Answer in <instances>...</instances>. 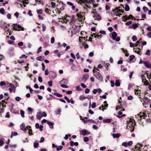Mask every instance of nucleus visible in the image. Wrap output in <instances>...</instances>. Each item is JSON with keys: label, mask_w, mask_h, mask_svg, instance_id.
I'll list each match as a JSON object with an SVG mask.
<instances>
[{"label": "nucleus", "mask_w": 151, "mask_h": 151, "mask_svg": "<svg viewBox=\"0 0 151 151\" xmlns=\"http://www.w3.org/2000/svg\"><path fill=\"white\" fill-rule=\"evenodd\" d=\"M76 1L81 5H83L84 4V6L89 7L87 5V4H88L90 2L89 0H76Z\"/></svg>", "instance_id": "nucleus-1"}, {"label": "nucleus", "mask_w": 151, "mask_h": 151, "mask_svg": "<svg viewBox=\"0 0 151 151\" xmlns=\"http://www.w3.org/2000/svg\"><path fill=\"white\" fill-rule=\"evenodd\" d=\"M93 73H94V76L96 78L99 80H102L103 79L102 77L99 72L97 71H95L94 69L93 70Z\"/></svg>", "instance_id": "nucleus-2"}, {"label": "nucleus", "mask_w": 151, "mask_h": 151, "mask_svg": "<svg viewBox=\"0 0 151 151\" xmlns=\"http://www.w3.org/2000/svg\"><path fill=\"white\" fill-rule=\"evenodd\" d=\"M150 114L147 113V114H145V113H141L140 112L139 114H138L137 115L139 117L140 119H138L139 120H140V121H141V120H142V118H143V119H144L145 118V117H146L147 116L148 117L150 116V115H151Z\"/></svg>", "instance_id": "nucleus-3"}, {"label": "nucleus", "mask_w": 151, "mask_h": 151, "mask_svg": "<svg viewBox=\"0 0 151 151\" xmlns=\"http://www.w3.org/2000/svg\"><path fill=\"white\" fill-rule=\"evenodd\" d=\"M112 11L116 16H118L119 13H123L124 12L123 10L120 9H118L116 7L114 9H113Z\"/></svg>", "instance_id": "nucleus-4"}, {"label": "nucleus", "mask_w": 151, "mask_h": 151, "mask_svg": "<svg viewBox=\"0 0 151 151\" xmlns=\"http://www.w3.org/2000/svg\"><path fill=\"white\" fill-rule=\"evenodd\" d=\"M92 13H93L97 20L99 21L101 19V17L99 14L96 11L92 12Z\"/></svg>", "instance_id": "nucleus-5"}, {"label": "nucleus", "mask_w": 151, "mask_h": 151, "mask_svg": "<svg viewBox=\"0 0 151 151\" xmlns=\"http://www.w3.org/2000/svg\"><path fill=\"white\" fill-rule=\"evenodd\" d=\"M56 76V74L54 71H51L50 72V76L51 79H53L55 78Z\"/></svg>", "instance_id": "nucleus-6"}, {"label": "nucleus", "mask_w": 151, "mask_h": 151, "mask_svg": "<svg viewBox=\"0 0 151 151\" xmlns=\"http://www.w3.org/2000/svg\"><path fill=\"white\" fill-rule=\"evenodd\" d=\"M42 112L40 111L37 112L36 115V118L37 119L40 120L41 118L42 117Z\"/></svg>", "instance_id": "nucleus-7"}, {"label": "nucleus", "mask_w": 151, "mask_h": 151, "mask_svg": "<svg viewBox=\"0 0 151 151\" xmlns=\"http://www.w3.org/2000/svg\"><path fill=\"white\" fill-rule=\"evenodd\" d=\"M53 92L52 93V94L58 97H61L62 96V95L59 93L57 92V91L55 90H53Z\"/></svg>", "instance_id": "nucleus-8"}, {"label": "nucleus", "mask_w": 151, "mask_h": 151, "mask_svg": "<svg viewBox=\"0 0 151 151\" xmlns=\"http://www.w3.org/2000/svg\"><path fill=\"white\" fill-rule=\"evenodd\" d=\"M90 132H89L86 129L82 130L81 132V134L83 136H85L86 134H90Z\"/></svg>", "instance_id": "nucleus-9"}, {"label": "nucleus", "mask_w": 151, "mask_h": 151, "mask_svg": "<svg viewBox=\"0 0 151 151\" xmlns=\"http://www.w3.org/2000/svg\"><path fill=\"white\" fill-rule=\"evenodd\" d=\"M89 76L88 74H85L83 75V80L84 82H85L89 78Z\"/></svg>", "instance_id": "nucleus-10"}, {"label": "nucleus", "mask_w": 151, "mask_h": 151, "mask_svg": "<svg viewBox=\"0 0 151 151\" xmlns=\"http://www.w3.org/2000/svg\"><path fill=\"white\" fill-rule=\"evenodd\" d=\"M138 27V25L137 24L135 23L132 24L131 26H129V27L130 29L133 28V29H135Z\"/></svg>", "instance_id": "nucleus-11"}, {"label": "nucleus", "mask_w": 151, "mask_h": 151, "mask_svg": "<svg viewBox=\"0 0 151 151\" xmlns=\"http://www.w3.org/2000/svg\"><path fill=\"white\" fill-rule=\"evenodd\" d=\"M20 128L21 130L25 132H26V127L24 123H22L20 125Z\"/></svg>", "instance_id": "nucleus-12"}, {"label": "nucleus", "mask_w": 151, "mask_h": 151, "mask_svg": "<svg viewBox=\"0 0 151 151\" xmlns=\"http://www.w3.org/2000/svg\"><path fill=\"white\" fill-rule=\"evenodd\" d=\"M122 112L121 111H119L118 112V115L116 116L117 117L120 118L125 116V114H124L122 115Z\"/></svg>", "instance_id": "nucleus-13"}, {"label": "nucleus", "mask_w": 151, "mask_h": 151, "mask_svg": "<svg viewBox=\"0 0 151 151\" xmlns=\"http://www.w3.org/2000/svg\"><path fill=\"white\" fill-rule=\"evenodd\" d=\"M12 26H13V28L15 30H17L16 28H18L20 29L21 28V26H20L19 25L15 24H13L12 25Z\"/></svg>", "instance_id": "nucleus-14"}, {"label": "nucleus", "mask_w": 151, "mask_h": 151, "mask_svg": "<svg viewBox=\"0 0 151 151\" xmlns=\"http://www.w3.org/2000/svg\"><path fill=\"white\" fill-rule=\"evenodd\" d=\"M60 84L63 83L64 84H67L68 83V81L67 80L63 78V80L59 82Z\"/></svg>", "instance_id": "nucleus-15"}, {"label": "nucleus", "mask_w": 151, "mask_h": 151, "mask_svg": "<svg viewBox=\"0 0 151 151\" xmlns=\"http://www.w3.org/2000/svg\"><path fill=\"white\" fill-rule=\"evenodd\" d=\"M117 34L115 32H114L112 34V39L113 40H114L115 39V38L117 37Z\"/></svg>", "instance_id": "nucleus-16"}, {"label": "nucleus", "mask_w": 151, "mask_h": 151, "mask_svg": "<svg viewBox=\"0 0 151 151\" xmlns=\"http://www.w3.org/2000/svg\"><path fill=\"white\" fill-rule=\"evenodd\" d=\"M44 59V57L43 56H40L37 57L36 60L40 61L43 60Z\"/></svg>", "instance_id": "nucleus-17"}, {"label": "nucleus", "mask_w": 151, "mask_h": 151, "mask_svg": "<svg viewBox=\"0 0 151 151\" xmlns=\"http://www.w3.org/2000/svg\"><path fill=\"white\" fill-rule=\"evenodd\" d=\"M121 135V134L119 133H117L116 134H112V135L113 138H119L120 136Z\"/></svg>", "instance_id": "nucleus-18"}, {"label": "nucleus", "mask_w": 151, "mask_h": 151, "mask_svg": "<svg viewBox=\"0 0 151 151\" xmlns=\"http://www.w3.org/2000/svg\"><path fill=\"white\" fill-rule=\"evenodd\" d=\"M112 119H104L103 120V122L104 123H108L111 122Z\"/></svg>", "instance_id": "nucleus-19"}, {"label": "nucleus", "mask_w": 151, "mask_h": 151, "mask_svg": "<svg viewBox=\"0 0 151 151\" xmlns=\"http://www.w3.org/2000/svg\"><path fill=\"white\" fill-rule=\"evenodd\" d=\"M144 64L145 66L148 68H149L150 66V64L149 63L148 61H145V62H144Z\"/></svg>", "instance_id": "nucleus-20"}, {"label": "nucleus", "mask_w": 151, "mask_h": 151, "mask_svg": "<svg viewBox=\"0 0 151 151\" xmlns=\"http://www.w3.org/2000/svg\"><path fill=\"white\" fill-rule=\"evenodd\" d=\"M47 124L50 127V128H53V123L52 122H51L48 121L47 122Z\"/></svg>", "instance_id": "nucleus-21"}, {"label": "nucleus", "mask_w": 151, "mask_h": 151, "mask_svg": "<svg viewBox=\"0 0 151 151\" xmlns=\"http://www.w3.org/2000/svg\"><path fill=\"white\" fill-rule=\"evenodd\" d=\"M115 86H120V81L119 80H116L115 83Z\"/></svg>", "instance_id": "nucleus-22"}, {"label": "nucleus", "mask_w": 151, "mask_h": 151, "mask_svg": "<svg viewBox=\"0 0 151 151\" xmlns=\"http://www.w3.org/2000/svg\"><path fill=\"white\" fill-rule=\"evenodd\" d=\"M123 21H124V22H126L127 21V20L128 19V17L127 15H125L124 17H122Z\"/></svg>", "instance_id": "nucleus-23"}, {"label": "nucleus", "mask_w": 151, "mask_h": 151, "mask_svg": "<svg viewBox=\"0 0 151 151\" xmlns=\"http://www.w3.org/2000/svg\"><path fill=\"white\" fill-rule=\"evenodd\" d=\"M125 10L126 11H128L129 10V6L127 4H125Z\"/></svg>", "instance_id": "nucleus-24"}, {"label": "nucleus", "mask_w": 151, "mask_h": 151, "mask_svg": "<svg viewBox=\"0 0 151 151\" xmlns=\"http://www.w3.org/2000/svg\"><path fill=\"white\" fill-rule=\"evenodd\" d=\"M20 114L21 115V116L22 117L24 118V111L22 110H21L20 111Z\"/></svg>", "instance_id": "nucleus-25"}, {"label": "nucleus", "mask_w": 151, "mask_h": 151, "mask_svg": "<svg viewBox=\"0 0 151 151\" xmlns=\"http://www.w3.org/2000/svg\"><path fill=\"white\" fill-rule=\"evenodd\" d=\"M39 146V144L38 142H35L34 144V148H37Z\"/></svg>", "instance_id": "nucleus-26"}, {"label": "nucleus", "mask_w": 151, "mask_h": 151, "mask_svg": "<svg viewBox=\"0 0 151 151\" xmlns=\"http://www.w3.org/2000/svg\"><path fill=\"white\" fill-rule=\"evenodd\" d=\"M63 148V146L61 145H60L58 147H57L56 150L57 151H59L62 149Z\"/></svg>", "instance_id": "nucleus-27"}, {"label": "nucleus", "mask_w": 151, "mask_h": 151, "mask_svg": "<svg viewBox=\"0 0 151 151\" xmlns=\"http://www.w3.org/2000/svg\"><path fill=\"white\" fill-rule=\"evenodd\" d=\"M43 10L42 9L37 10V13L38 14H42V13Z\"/></svg>", "instance_id": "nucleus-28"}, {"label": "nucleus", "mask_w": 151, "mask_h": 151, "mask_svg": "<svg viewBox=\"0 0 151 151\" xmlns=\"http://www.w3.org/2000/svg\"><path fill=\"white\" fill-rule=\"evenodd\" d=\"M61 111V109L60 108H58L57 110L55 111V113L57 114H59Z\"/></svg>", "instance_id": "nucleus-29"}, {"label": "nucleus", "mask_w": 151, "mask_h": 151, "mask_svg": "<svg viewBox=\"0 0 151 151\" xmlns=\"http://www.w3.org/2000/svg\"><path fill=\"white\" fill-rule=\"evenodd\" d=\"M129 58V60L131 61L132 60L135 58V56L133 55H132L130 56Z\"/></svg>", "instance_id": "nucleus-30"}, {"label": "nucleus", "mask_w": 151, "mask_h": 151, "mask_svg": "<svg viewBox=\"0 0 151 151\" xmlns=\"http://www.w3.org/2000/svg\"><path fill=\"white\" fill-rule=\"evenodd\" d=\"M102 64L104 65V66L105 67H106V69L107 70H108V65H107V63H106L105 62H103L102 63Z\"/></svg>", "instance_id": "nucleus-31"}, {"label": "nucleus", "mask_w": 151, "mask_h": 151, "mask_svg": "<svg viewBox=\"0 0 151 151\" xmlns=\"http://www.w3.org/2000/svg\"><path fill=\"white\" fill-rule=\"evenodd\" d=\"M88 122H89L93 123L95 124H96V122L95 121L93 120V119H88Z\"/></svg>", "instance_id": "nucleus-32"}, {"label": "nucleus", "mask_w": 151, "mask_h": 151, "mask_svg": "<svg viewBox=\"0 0 151 151\" xmlns=\"http://www.w3.org/2000/svg\"><path fill=\"white\" fill-rule=\"evenodd\" d=\"M132 39L133 41H135L137 40V37L136 36H133L132 37Z\"/></svg>", "instance_id": "nucleus-33"}, {"label": "nucleus", "mask_w": 151, "mask_h": 151, "mask_svg": "<svg viewBox=\"0 0 151 151\" xmlns=\"http://www.w3.org/2000/svg\"><path fill=\"white\" fill-rule=\"evenodd\" d=\"M132 21H130L129 22H128L125 23V24L127 26H129L130 25L132 24Z\"/></svg>", "instance_id": "nucleus-34"}, {"label": "nucleus", "mask_w": 151, "mask_h": 151, "mask_svg": "<svg viewBox=\"0 0 151 151\" xmlns=\"http://www.w3.org/2000/svg\"><path fill=\"white\" fill-rule=\"evenodd\" d=\"M150 51L149 50H147L145 52V54L147 55H150Z\"/></svg>", "instance_id": "nucleus-35"}, {"label": "nucleus", "mask_w": 151, "mask_h": 151, "mask_svg": "<svg viewBox=\"0 0 151 151\" xmlns=\"http://www.w3.org/2000/svg\"><path fill=\"white\" fill-rule=\"evenodd\" d=\"M4 10L3 8H1L0 9V13L1 14H4Z\"/></svg>", "instance_id": "nucleus-36"}, {"label": "nucleus", "mask_w": 151, "mask_h": 151, "mask_svg": "<svg viewBox=\"0 0 151 151\" xmlns=\"http://www.w3.org/2000/svg\"><path fill=\"white\" fill-rule=\"evenodd\" d=\"M71 69L73 70H76V67L74 64H73L71 67Z\"/></svg>", "instance_id": "nucleus-37"}, {"label": "nucleus", "mask_w": 151, "mask_h": 151, "mask_svg": "<svg viewBox=\"0 0 151 151\" xmlns=\"http://www.w3.org/2000/svg\"><path fill=\"white\" fill-rule=\"evenodd\" d=\"M4 144V140L2 139H0V146H2Z\"/></svg>", "instance_id": "nucleus-38"}, {"label": "nucleus", "mask_w": 151, "mask_h": 151, "mask_svg": "<svg viewBox=\"0 0 151 151\" xmlns=\"http://www.w3.org/2000/svg\"><path fill=\"white\" fill-rule=\"evenodd\" d=\"M83 141L85 142H88L89 141L88 138L87 137H84L83 138Z\"/></svg>", "instance_id": "nucleus-39"}, {"label": "nucleus", "mask_w": 151, "mask_h": 151, "mask_svg": "<svg viewBox=\"0 0 151 151\" xmlns=\"http://www.w3.org/2000/svg\"><path fill=\"white\" fill-rule=\"evenodd\" d=\"M48 84L49 86L51 87L52 85V81H50L48 82Z\"/></svg>", "instance_id": "nucleus-40"}, {"label": "nucleus", "mask_w": 151, "mask_h": 151, "mask_svg": "<svg viewBox=\"0 0 151 151\" xmlns=\"http://www.w3.org/2000/svg\"><path fill=\"white\" fill-rule=\"evenodd\" d=\"M66 84H61L60 85V86L61 87L63 88H68V86L66 85Z\"/></svg>", "instance_id": "nucleus-41"}, {"label": "nucleus", "mask_w": 151, "mask_h": 151, "mask_svg": "<svg viewBox=\"0 0 151 151\" xmlns=\"http://www.w3.org/2000/svg\"><path fill=\"white\" fill-rule=\"evenodd\" d=\"M10 117V115L9 114V112H7L6 114V115L5 116V117L6 118H9Z\"/></svg>", "instance_id": "nucleus-42"}, {"label": "nucleus", "mask_w": 151, "mask_h": 151, "mask_svg": "<svg viewBox=\"0 0 151 151\" xmlns=\"http://www.w3.org/2000/svg\"><path fill=\"white\" fill-rule=\"evenodd\" d=\"M64 99L67 101L68 103H70V100L66 96H65L64 97Z\"/></svg>", "instance_id": "nucleus-43"}, {"label": "nucleus", "mask_w": 151, "mask_h": 151, "mask_svg": "<svg viewBox=\"0 0 151 151\" xmlns=\"http://www.w3.org/2000/svg\"><path fill=\"white\" fill-rule=\"evenodd\" d=\"M28 132L29 133V135H33L32 133V130L31 129H29Z\"/></svg>", "instance_id": "nucleus-44"}, {"label": "nucleus", "mask_w": 151, "mask_h": 151, "mask_svg": "<svg viewBox=\"0 0 151 151\" xmlns=\"http://www.w3.org/2000/svg\"><path fill=\"white\" fill-rule=\"evenodd\" d=\"M142 79V82H143V81L145 80H146V78L145 76L144 75H142L141 76Z\"/></svg>", "instance_id": "nucleus-45"}, {"label": "nucleus", "mask_w": 151, "mask_h": 151, "mask_svg": "<svg viewBox=\"0 0 151 151\" xmlns=\"http://www.w3.org/2000/svg\"><path fill=\"white\" fill-rule=\"evenodd\" d=\"M6 84V83L4 81H2L0 82V85L3 86Z\"/></svg>", "instance_id": "nucleus-46"}, {"label": "nucleus", "mask_w": 151, "mask_h": 151, "mask_svg": "<svg viewBox=\"0 0 151 151\" xmlns=\"http://www.w3.org/2000/svg\"><path fill=\"white\" fill-rule=\"evenodd\" d=\"M143 9L144 11L146 12L149 10L147 7L145 6H144L143 7Z\"/></svg>", "instance_id": "nucleus-47"}, {"label": "nucleus", "mask_w": 151, "mask_h": 151, "mask_svg": "<svg viewBox=\"0 0 151 151\" xmlns=\"http://www.w3.org/2000/svg\"><path fill=\"white\" fill-rule=\"evenodd\" d=\"M143 82L144 83V85L147 86L149 84L148 81L147 80H145L144 82L143 81Z\"/></svg>", "instance_id": "nucleus-48"}, {"label": "nucleus", "mask_w": 151, "mask_h": 151, "mask_svg": "<svg viewBox=\"0 0 151 151\" xmlns=\"http://www.w3.org/2000/svg\"><path fill=\"white\" fill-rule=\"evenodd\" d=\"M96 103L95 102H93L91 107L93 108H94L96 107Z\"/></svg>", "instance_id": "nucleus-49"}, {"label": "nucleus", "mask_w": 151, "mask_h": 151, "mask_svg": "<svg viewBox=\"0 0 151 151\" xmlns=\"http://www.w3.org/2000/svg\"><path fill=\"white\" fill-rule=\"evenodd\" d=\"M51 4L52 5V8H54L55 7L56 5L55 3L53 2H51Z\"/></svg>", "instance_id": "nucleus-50"}, {"label": "nucleus", "mask_w": 151, "mask_h": 151, "mask_svg": "<svg viewBox=\"0 0 151 151\" xmlns=\"http://www.w3.org/2000/svg\"><path fill=\"white\" fill-rule=\"evenodd\" d=\"M42 31L44 32L45 30L46 27L44 24H42Z\"/></svg>", "instance_id": "nucleus-51"}, {"label": "nucleus", "mask_w": 151, "mask_h": 151, "mask_svg": "<svg viewBox=\"0 0 151 151\" xmlns=\"http://www.w3.org/2000/svg\"><path fill=\"white\" fill-rule=\"evenodd\" d=\"M134 92H135V94L136 95H138V93H139V91L140 92V90H136V89H135L134 90Z\"/></svg>", "instance_id": "nucleus-52"}, {"label": "nucleus", "mask_w": 151, "mask_h": 151, "mask_svg": "<svg viewBox=\"0 0 151 151\" xmlns=\"http://www.w3.org/2000/svg\"><path fill=\"white\" fill-rule=\"evenodd\" d=\"M38 80L39 81L40 83H41L42 81V78L40 76L38 77Z\"/></svg>", "instance_id": "nucleus-53"}, {"label": "nucleus", "mask_w": 151, "mask_h": 151, "mask_svg": "<svg viewBox=\"0 0 151 151\" xmlns=\"http://www.w3.org/2000/svg\"><path fill=\"white\" fill-rule=\"evenodd\" d=\"M102 35H97L94 36V37H95V38L97 37V38L99 39V38H101L102 37Z\"/></svg>", "instance_id": "nucleus-54"}, {"label": "nucleus", "mask_w": 151, "mask_h": 151, "mask_svg": "<svg viewBox=\"0 0 151 151\" xmlns=\"http://www.w3.org/2000/svg\"><path fill=\"white\" fill-rule=\"evenodd\" d=\"M45 140V139L43 137H41L40 140L39 142L40 143H42L44 142Z\"/></svg>", "instance_id": "nucleus-55"}, {"label": "nucleus", "mask_w": 151, "mask_h": 151, "mask_svg": "<svg viewBox=\"0 0 151 151\" xmlns=\"http://www.w3.org/2000/svg\"><path fill=\"white\" fill-rule=\"evenodd\" d=\"M86 99V97L82 96H81L79 97V99L81 100H83Z\"/></svg>", "instance_id": "nucleus-56"}, {"label": "nucleus", "mask_w": 151, "mask_h": 151, "mask_svg": "<svg viewBox=\"0 0 151 151\" xmlns=\"http://www.w3.org/2000/svg\"><path fill=\"white\" fill-rule=\"evenodd\" d=\"M55 38L54 37H52L51 39V42L52 44H53L54 42Z\"/></svg>", "instance_id": "nucleus-57"}, {"label": "nucleus", "mask_w": 151, "mask_h": 151, "mask_svg": "<svg viewBox=\"0 0 151 151\" xmlns=\"http://www.w3.org/2000/svg\"><path fill=\"white\" fill-rule=\"evenodd\" d=\"M42 70L43 71H44L45 70V65L43 63H42Z\"/></svg>", "instance_id": "nucleus-58"}, {"label": "nucleus", "mask_w": 151, "mask_h": 151, "mask_svg": "<svg viewBox=\"0 0 151 151\" xmlns=\"http://www.w3.org/2000/svg\"><path fill=\"white\" fill-rule=\"evenodd\" d=\"M132 143L133 142L132 141H131L128 142L127 145L129 146H131L132 145Z\"/></svg>", "instance_id": "nucleus-59"}, {"label": "nucleus", "mask_w": 151, "mask_h": 151, "mask_svg": "<svg viewBox=\"0 0 151 151\" xmlns=\"http://www.w3.org/2000/svg\"><path fill=\"white\" fill-rule=\"evenodd\" d=\"M120 37L119 36H118L116 38H115V39L114 40H115V41L116 42H119L120 41Z\"/></svg>", "instance_id": "nucleus-60"}, {"label": "nucleus", "mask_w": 151, "mask_h": 151, "mask_svg": "<svg viewBox=\"0 0 151 151\" xmlns=\"http://www.w3.org/2000/svg\"><path fill=\"white\" fill-rule=\"evenodd\" d=\"M16 101H19L21 100V98L18 96L16 97L15 99Z\"/></svg>", "instance_id": "nucleus-61"}, {"label": "nucleus", "mask_w": 151, "mask_h": 151, "mask_svg": "<svg viewBox=\"0 0 151 151\" xmlns=\"http://www.w3.org/2000/svg\"><path fill=\"white\" fill-rule=\"evenodd\" d=\"M99 32L103 35H105L106 34V32L104 30L100 31H99Z\"/></svg>", "instance_id": "nucleus-62"}, {"label": "nucleus", "mask_w": 151, "mask_h": 151, "mask_svg": "<svg viewBox=\"0 0 151 151\" xmlns=\"http://www.w3.org/2000/svg\"><path fill=\"white\" fill-rule=\"evenodd\" d=\"M94 53L93 52H90L89 54V56L90 57H92L93 56Z\"/></svg>", "instance_id": "nucleus-63"}, {"label": "nucleus", "mask_w": 151, "mask_h": 151, "mask_svg": "<svg viewBox=\"0 0 151 151\" xmlns=\"http://www.w3.org/2000/svg\"><path fill=\"white\" fill-rule=\"evenodd\" d=\"M97 92V89H94L92 91V92H93V93L94 94H96Z\"/></svg>", "instance_id": "nucleus-64"}]
</instances>
